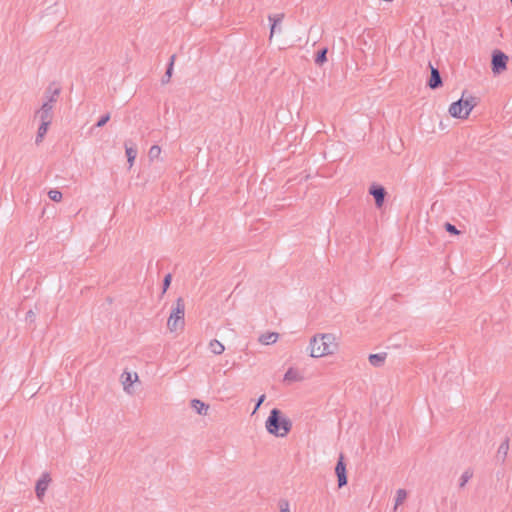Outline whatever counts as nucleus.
<instances>
[{
  "mask_svg": "<svg viewBox=\"0 0 512 512\" xmlns=\"http://www.w3.org/2000/svg\"><path fill=\"white\" fill-rule=\"evenodd\" d=\"M175 57H176L175 55H172L170 57V61H169L168 67L166 69V72H165L164 76L161 79V83L163 85H165V84L170 82V79H171V76H172V73H173V66H174Z\"/></svg>",
  "mask_w": 512,
  "mask_h": 512,
  "instance_id": "17",
  "label": "nucleus"
},
{
  "mask_svg": "<svg viewBox=\"0 0 512 512\" xmlns=\"http://www.w3.org/2000/svg\"><path fill=\"white\" fill-rule=\"evenodd\" d=\"M50 481H51V479L49 477V474H47V473H44L42 475V477L37 481L36 486H35V492H36L37 498L40 501L44 497Z\"/></svg>",
  "mask_w": 512,
  "mask_h": 512,
  "instance_id": "9",
  "label": "nucleus"
},
{
  "mask_svg": "<svg viewBox=\"0 0 512 512\" xmlns=\"http://www.w3.org/2000/svg\"><path fill=\"white\" fill-rule=\"evenodd\" d=\"M429 67L431 70V74H430V79H429L427 85L431 89H437V88L441 87L443 84L440 72H439L438 68L433 67V65L431 63H429Z\"/></svg>",
  "mask_w": 512,
  "mask_h": 512,
  "instance_id": "10",
  "label": "nucleus"
},
{
  "mask_svg": "<svg viewBox=\"0 0 512 512\" xmlns=\"http://www.w3.org/2000/svg\"><path fill=\"white\" fill-rule=\"evenodd\" d=\"M48 127H49V125H46L45 123H40V126L37 131L36 139H35V143L37 145L43 141V139L47 133Z\"/></svg>",
  "mask_w": 512,
  "mask_h": 512,
  "instance_id": "21",
  "label": "nucleus"
},
{
  "mask_svg": "<svg viewBox=\"0 0 512 512\" xmlns=\"http://www.w3.org/2000/svg\"><path fill=\"white\" fill-rule=\"evenodd\" d=\"M185 302L182 297L177 298L175 305L172 307L170 316L167 321V328L174 332L183 329L185 325Z\"/></svg>",
  "mask_w": 512,
  "mask_h": 512,
  "instance_id": "3",
  "label": "nucleus"
},
{
  "mask_svg": "<svg viewBox=\"0 0 512 512\" xmlns=\"http://www.w3.org/2000/svg\"><path fill=\"white\" fill-rule=\"evenodd\" d=\"M36 318V314L33 310H29L26 313V321H29L30 323L34 322Z\"/></svg>",
  "mask_w": 512,
  "mask_h": 512,
  "instance_id": "34",
  "label": "nucleus"
},
{
  "mask_svg": "<svg viewBox=\"0 0 512 512\" xmlns=\"http://www.w3.org/2000/svg\"><path fill=\"white\" fill-rule=\"evenodd\" d=\"M512 2V0H510Z\"/></svg>",
  "mask_w": 512,
  "mask_h": 512,
  "instance_id": "35",
  "label": "nucleus"
},
{
  "mask_svg": "<svg viewBox=\"0 0 512 512\" xmlns=\"http://www.w3.org/2000/svg\"><path fill=\"white\" fill-rule=\"evenodd\" d=\"M278 337H279L278 333L268 332V333L262 334L259 337V342L264 345H270V344L275 343L277 341Z\"/></svg>",
  "mask_w": 512,
  "mask_h": 512,
  "instance_id": "16",
  "label": "nucleus"
},
{
  "mask_svg": "<svg viewBox=\"0 0 512 512\" xmlns=\"http://www.w3.org/2000/svg\"><path fill=\"white\" fill-rule=\"evenodd\" d=\"M473 477V471L471 469H467L463 472L460 477L459 487L463 488L466 483Z\"/></svg>",
  "mask_w": 512,
  "mask_h": 512,
  "instance_id": "26",
  "label": "nucleus"
},
{
  "mask_svg": "<svg viewBox=\"0 0 512 512\" xmlns=\"http://www.w3.org/2000/svg\"><path fill=\"white\" fill-rule=\"evenodd\" d=\"M191 406L199 415H206L209 409V406L199 399H193Z\"/></svg>",
  "mask_w": 512,
  "mask_h": 512,
  "instance_id": "15",
  "label": "nucleus"
},
{
  "mask_svg": "<svg viewBox=\"0 0 512 512\" xmlns=\"http://www.w3.org/2000/svg\"><path fill=\"white\" fill-rule=\"evenodd\" d=\"M508 56L500 50L492 53L491 67L494 74H500L507 67Z\"/></svg>",
  "mask_w": 512,
  "mask_h": 512,
  "instance_id": "4",
  "label": "nucleus"
},
{
  "mask_svg": "<svg viewBox=\"0 0 512 512\" xmlns=\"http://www.w3.org/2000/svg\"><path fill=\"white\" fill-rule=\"evenodd\" d=\"M110 120V113H106L102 115L100 119L95 124V127H103Z\"/></svg>",
  "mask_w": 512,
  "mask_h": 512,
  "instance_id": "29",
  "label": "nucleus"
},
{
  "mask_svg": "<svg viewBox=\"0 0 512 512\" xmlns=\"http://www.w3.org/2000/svg\"><path fill=\"white\" fill-rule=\"evenodd\" d=\"M160 154H161V147L158 145H153L149 149L148 157L150 158V160H154V159L159 158Z\"/></svg>",
  "mask_w": 512,
  "mask_h": 512,
  "instance_id": "27",
  "label": "nucleus"
},
{
  "mask_svg": "<svg viewBox=\"0 0 512 512\" xmlns=\"http://www.w3.org/2000/svg\"><path fill=\"white\" fill-rule=\"evenodd\" d=\"M386 357L387 353L383 352L377 354H370L368 359L372 366L381 367L384 364Z\"/></svg>",
  "mask_w": 512,
  "mask_h": 512,
  "instance_id": "13",
  "label": "nucleus"
},
{
  "mask_svg": "<svg viewBox=\"0 0 512 512\" xmlns=\"http://www.w3.org/2000/svg\"><path fill=\"white\" fill-rule=\"evenodd\" d=\"M327 53V48L320 49L316 54L315 63L319 66H322L327 61Z\"/></svg>",
  "mask_w": 512,
  "mask_h": 512,
  "instance_id": "22",
  "label": "nucleus"
},
{
  "mask_svg": "<svg viewBox=\"0 0 512 512\" xmlns=\"http://www.w3.org/2000/svg\"><path fill=\"white\" fill-rule=\"evenodd\" d=\"M445 229L447 232H449L451 234H454V235L460 234V231L456 228V226H454L453 224H451L449 222L445 223Z\"/></svg>",
  "mask_w": 512,
  "mask_h": 512,
  "instance_id": "31",
  "label": "nucleus"
},
{
  "mask_svg": "<svg viewBox=\"0 0 512 512\" xmlns=\"http://www.w3.org/2000/svg\"><path fill=\"white\" fill-rule=\"evenodd\" d=\"M509 451V438H506L499 446L497 451V459L504 462Z\"/></svg>",
  "mask_w": 512,
  "mask_h": 512,
  "instance_id": "14",
  "label": "nucleus"
},
{
  "mask_svg": "<svg viewBox=\"0 0 512 512\" xmlns=\"http://www.w3.org/2000/svg\"><path fill=\"white\" fill-rule=\"evenodd\" d=\"M335 473L338 478V486L340 488L345 486L347 484L348 480H347V474H346V464L344 462L343 454H340V456H339V459H338L336 467H335Z\"/></svg>",
  "mask_w": 512,
  "mask_h": 512,
  "instance_id": "7",
  "label": "nucleus"
},
{
  "mask_svg": "<svg viewBox=\"0 0 512 512\" xmlns=\"http://www.w3.org/2000/svg\"><path fill=\"white\" fill-rule=\"evenodd\" d=\"M60 94V88H54L48 87L45 91V98L46 101L44 103H49L53 106V104L57 101V98Z\"/></svg>",
  "mask_w": 512,
  "mask_h": 512,
  "instance_id": "12",
  "label": "nucleus"
},
{
  "mask_svg": "<svg viewBox=\"0 0 512 512\" xmlns=\"http://www.w3.org/2000/svg\"><path fill=\"white\" fill-rule=\"evenodd\" d=\"M479 103V99L477 97H474L472 95H469L468 97H464V106L467 107L466 113H470L472 109L477 106Z\"/></svg>",
  "mask_w": 512,
  "mask_h": 512,
  "instance_id": "20",
  "label": "nucleus"
},
{
  "mask_svg": "<svg viewBox=\"0 0 512 512\" xmlns=\"http://www.w3.org/2000/svg\"><path fill=\"white\" fill-rule=\"evenodd\" d=\"M209 349L213 354L220 355L224 352L225 347L220 341L213 339L209 343Z\"/></svg>",
  "mask_w": 512,
  "mask_h": 512,
  "instance_id": "19",
  "label": "nucleus"
},
{
  "mask_svg": "<svg viewBox=\"0 0 512 512\" xmlns=\"http://www.w3.org/2000/svg\"><path fill=\"white\" fill-rule=\"evenodd\" d=\"M369 193L374 197L377 208H381L387 194L385 188L381 185L373 184L369 188Z\"/></svg>",
  "mask_w": 512,
  "mask_h": 512,
  "instance_id": "8",
  "label": "nucleus"
},
{
  "mask_svg": "<svg viewBox=\"0 0 512 512\" xmlns=\"http://www.w3.org/2000/svg\"><path fill=\"white\" fill-rule=\"evenodd\" d=\"M265 399H266L265 394H262V395L258 398V400H257V402H256V405H255V408H254V410H253L252 414H255V413H256V411L259 409V407H260V406H261V404L265 401Z\"/></svg>",
  "mask_w": 512,
  "mask_h": 512,
  "instance_id": "33",
  "label": "nucleus"
},
{
  "mask_svg": "<svg viewBox=\"0 0 512 512\" xmlns=\"http://www.w3.org/2000/svg\"><path fill=\"white\" fill-rule=\"evenodd\" d=\"M48 196L52 201L59 202L62 199V193L57 189H52L48 192Z\"/></svg>",
  "mask_w": 512,
  "mask_h": 512,
  "instance_id": "28",
  "label": "nucleus"
},
{
  "mask_svg": "<svg viewBox=\"0 0 512 512\" xmlns=\"http://www.w3.org/2000/svg\"><path fill=\"white\" fill-rule=\"evenodd\" d=\"M280 512H290L289 502L286 499H280L278 503Z\"/></svg>",
  "mask_w": 512,
  "mask_h": 512,
  "instance_id": "30",
  "label": "nucleus"
},
{
  "mask_svg": "<svg viewBox=\"0 0 512 512\" xmlns=\"http://www.w3.org/2000/svg\"><path fill=\"white\" fill-rule=\"evenodd\" d=\"M265 427L268 433L276 437H285L292 429V422L279 409L274 408L270 411Z\"/></svg>",
  "mask_w": 512,
  "mask_h": 512,
  "instance_id": "2",
  "label": "nucleus"
},
{
  "mask_svg": "<svg viewBox=\"0 0 512 512\" xmlns=\"http://www.w3.org/2000/svg\"><path fill=\"white\" fill-rule=\"evenodd\" d=\"M300 379L299 373L293 368H289L284 375L285 381H298Z\"/></svg>",
  "mask_w": 512,
  "mask_h": 512,
  "instance_id": "25",
  "label": "nucleus"
},
{
  "mask_svg": "<svg viewBox=\"0 0 512 512\" xmlns=\"http://www.w3.org/2000/svg\"><path fill=\"white\" fill-rule=\"evenodd\" d=\"M407 497V492L404 489H398L396 492V498H395V506L394 510L397 509L399 505H401Z\"/></svg>",
  "mask_w": 512,
  "mask_h": 512,
  "instance_id": "24",
  "label": "nucleus"
},
{
  "mask_svg": "<svg viewBox=\"0 0 512 512\" xmlns=\"http://www.w3.org/2000/svg\"><path fill=\"white\" fill-rule=\"evenodd\" d=\"M53 106L49 103H43L41 108L36 111L35 117L40 119L41 123H45L46 125H50L53 118Z\"/></svg>",
  "mask_w": 512,
  "mask_h": 512,
  "instance_id": "6",
  "label": "nucleus"
},
{
  "mask_svg": "<svg viewBox=\"0 0 512 512\" xmlns=\"http://www.w3.org/2000/svg\"><path fill=\"white\" fill-rule=\"evenodd\" d=\"M172 276L171 274H167L163 279V293L167 291L171 284Z\"/></svg>",
  "mask_w": 512,
  "mask_h": 512,
  "instance_id": "32",
  "label": "nucleus"
},
{
  "mask_svg": "<svg viewBox=\"0 0 512 512\" xmlns=\"http://www.w3.org/2000/svg\"><path fill=\"white\" fill-rule=\"evenodd\" d=\"M121 378H122V383H123V386H124V390L129 392V387L133 384V382L135 380L138 379V376H137V374H134V379H133L131 373L124 372L122 374Z\"/></svg>",
  "mask_w": 512,
  "mask_h": 512,
  "instance_id": "18",
  "label": "nucleus"
},
{
  "mask_svg": "<svg viewBox=\"0 0 512 512\" xmlns=\"http://www.w3.org/2000/svg\"><path fill=\"white\" fill-rule=\"evenodd\" d=\"M125 152H126L127 160L131 167L134 163L136 156H137V150L133 147H128V145L125 144Z\"/></svg>",
  "mask_w": 512,
  "mask_h": 512,
  "instance_id": "23",
  "label": "nucleus"
},
{
  "mask_svg": "<svg viewBox=\"0 0 512 512\" xmlns=\"http://www.w3.org/2000/svg\"><path fill=\"white\" fill-rule=\"evenodd\" d=\"M337 348L336 338L331 333L318 334L310 340V356L314 358L331 355Z\"/></svg>",
  "mask_w": 512,
  "mask_h": 512,
  "instance_id": "1",
  "label": "nucleus"
},
{
  "mask_svg": "<svg viewBox=\"0 0 512 512\" xmlns=\"http://www.w3.org/2000/svg\"><path fill=\"white\" fill-rule=\"evenodd\" d=\"M466 92L464 91L462 97L453 102L449 107V114L454 118L459 119H467L470 113H466L467 107L464 106V96Z\"/></svg>",
  "mask_w": 512,
  "mask_h": 512,
  "instance_id": "5",
  "label": "nucleus"
},
{
  "mask_svg": "<svg viewBox=\"0 0 512 512\" xmlns=\"http://www.w3.org/2000/svg\"><path fill=\"white\" fill-rule=\"evenodd\" d=\"M283 19H284V13H279V14H274V15L268 16V20L271 23L269 39H272L273 35L276 32H281L280 24Z\"/></svg>",
  "mask_w": 512,
  "mask_h": 512,
  "instance_id": "11",
  "label": "nucleus"
}]
</instances>
